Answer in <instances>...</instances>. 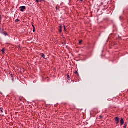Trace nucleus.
Wrapping results in <instances>:
<instances>
[{
    "label": "nucleus",
    "mask_w": 128,
    "mask_h": 128,
    "mask_svg": "<svg viewBox=\"0 0 128 128\" xmlns=\"http://www.w3.org/2000/svg\"><path fill=\"white\" fill-rule=\"evenodd\" d=\"M41 2H42V0H40Z\"/></svg>",
    "instance_id": "20"
},
{
    "label": "nucleus",
    "mask_w": 128,
    "mask_h": 128,
    "mask_svg": "<svg viewBox=\"0 0 128 128\" xmlns=\"http://www.w3.org/2000/svg\"><path fill=\"white\" fill-rule=\"evenodd\" d=\"M115 120L116 122V124H120V118H118V117H116Z\"/></svg>",
    "instance_id": "1"
},
{
    "label": "nucleus",
    "mask_w": 128,
    "mask_h": 128,
    "mask_svg": "<svg viewBox=\"0 0 128 128\" xmlns=\"http://www.w3.org/2000/svg\"><path fill=\"white\" fill-rule=\"evenodd\" d=\"M60 29L62 30V26H60Z\"/></svg>",
    "instance_id": "17"
},
{
    "label": "nucleus",
    "mask_w": 128,
    "mask_h": 128,
    "mask_svg": "<svg viewBox=\"0 0 128 128\" xmlns=\"http://www.w3.org/2000/svg\"><path fill=\"white\" fill-rule=\"evenodd\" d=\"M81 2H82V0H80Z\"/></svg>",
    "instance_id": "19"
},
{
    "label": "nucleus",
    "mask_w": 128,
    "mask_h": 128,
    "mask_svg": "<svg viewBox=\"0 0 128 128\" xmlns=\"http://www.w3.org/2000/svg\"><path fill=\"white\" fill-rule=\"evenodd\" d=\"M20 22V20L17 19L16 20V22Z\"/></svg>",
    "instance_id": "6"
},
{
    "label": "nucleus",
    "mask_w": 128,
    "mask_h": 128,
    "mask_svg": "<svg viewBox=\"0 0 128 128\" xmlns=\"http://www.w3.org/2000/svg\"><path fill=\"white\" fill-rule=\"evenodd\" d=\"M64 30L66 31V26L64 25Z\"/></svg>",
    "instance_id": "14"
},
{
    "label": "nucleus",
    "mask_w": 128,
    "mask_h": 128,
    "mask_svg": "<svg viewBox=\"0 0 128 128\" xmlns=\"http://www.w3.org/2000/svg\"><path fill=\"white\" fill-rule=\"evenodd\" d=\"M75 74H77V76H78V71L75 72Z\"/></svg>",
    "instance_id": "7"
},
{
    "label": "nucleus",
    "mask_w": 128,
    "mask_h": 128,
    "mask_svg": "<svg viewBox=\"0 0 128 128\" xmlns=\"http://www.w3.org/2000/svg\"><path fill=\"white\" fill-rule=\"evenodd\" d=\"M2 52L3 54H4V48L2 50Z\"/></svg>",
    "instance_id": "8"
},
{
    "label": "nucleus",
    "mask_w": 128,
    "mask_h": 128,
    "mask_svg": "<svg viewBox=\"0 0 128 128\" xmlns=\"http://www.w3.org/2000/svg\"><path fill=\"white\" fill-rule=\"evenodd\" d=\"M68 78H70V75H68Z\"/></svg>",
    "instance_id": "15"
},
{
    "label": "nucleus",
    "mask_w": 128,
    "mask_h": 128,
    "mask_svg": "<svg viewBox=\"0 0 128 128\" xmlns=\"http://www.w3.org/2000/svg\"><path fill=\"white\" fill-rule=\"evenodd\" d=\"M32 28H34V26L32 25Z\"/></svg>",
    "instance_id": "16"
},
{
    "label": "nucleus",
    "mask_w": 128,
    "mask_h": 128,
    "mask_svg": "<svg viewBox=\"0 0 128 128\" xmlns=\"http://www.w3.org/2000/svg\"><path fill=\"white\" fill-rule=\"evenodd\" d=\"M82 40H81L80 41H79V44H82Z\"/></svg>",
    "instance_id": "10"
},
{
    "label": "nucleus",
    "mask_w": 128,
    "mask_h": 128,
    "mask_svg": "<svg viewBox=\"0 0 128 128\" xmlns=\"http://www.w3.org/2000/svg\"><path fill=\"white\" fill-rule=\"evenodd\" d=\"M62 29H60V34H62Z\"/></svg>",
    "instance_id": "12"
},
{
    "label": "nucleus",
    "mask_w": 128,
    "mask_h": 128,
    "mask_svg": "<svg viewBox=\"0 0 128 128\" xmlns=\"http://www.w3.org/2000/svg\"><path fill=\"white\" fill-rule=\"evenodd\" d=\"M126 126H128V125L126 124V123H125L124 128H126Z\"/></svg>",
    "instance_id": "5"
},
{
    "label": "nucleus",
    "mask_w": 128,
    "mask_h": 128,
    "mask_svg": "<svg viewBox=\"0 0 128 128\" xmlns=\"http://www.w3.org/2000/svg\"><path fill=\"white\" fill-rule=\"evenodd\" d=\"M0 110L2 112H4V111H2V108H1Z\"/></svg>",
    "instance_id": "11"
},
{
    "label": "nucleus",
    "mask_w": 128,
    "mask_h": 128,
    "mask_svg": "<svg viewBox=\"0 0 128 128\" xmlns=\"http://www.w3.org/2000/svg\"><path fill=\"white\" fill-rule=\"evenodd\" d=\"M100 118H102V116H100Z\"/></svg>",
    "instance_id": "22"
},
{
    "label": "nucleus",
    "mask_w": 128,
    "mask_h": 128,
    "mask_svg": "<svg viewBox=\"0 0 128 128\" xmlns=\"http://www.w3.org/2000/svg\"><path fill=\"white\" fill-rule=\"evenodd\" d=\"M36 32V28H34L33 30V32Z\"/></svg>",
    "instance_id": "9"
},
{
    "label": "nucleus",
    "mask_w": 128,
    "mask_h": 128,
    "mask_svg": "<svg viewBox=\"0 0 128 128\" xmlns=\"http://www.w3.org/2000/svg\"><path fill=\"white\" fill-rule=\"evenodd\" d=\"M26 10V6H22L20 7V12H23Z\"/></svg>",
    "instance_id": "2"
},
{
    "label": "nucleus",
    "mask_w": 128,
    "mask_h": 128,
    "mask_svg": "<svg viewBox=\"0 0 128 128\" xmlns=\"http://www.w3.org/2000/svg\"><path fill=\"white\" fill-rule=\"evenodd\" d=\"M2 16H0V18H1Z\"/></svg>",
    "instance_id": "18"
},
{
    "label": "nucleus",
    "mask_w": 128,
    "mask_h": 128,
    "mask_svg": "<svg viewBox=\"0 0 128 128\" xmlns=\"http://www.w3.org/2000/svg\"><path fill=\"white\" fill-rule=\"evenodd\" d=\"M12 80H14V78H12Z\"/></svg>",
    "instance_id": "21"
},
{
    "label": "nucleus",
    "mask_w": 128,
    "mask_h": 128,
    "mask_svg": "<svg viewBox=\"0 0 128 128\" xmlns=\"http://www.w3.org/2000/svg\"><path fill=\"white\" fill-rule=\"evenodd\" d=\"M42 58H45L44 54H42Z\"/></svg>",
    "instance_id": "4"
},
{
    "label": "nucleus",
    "mask_w": 128,
    "mask_h": 128,
    "mask_svg": "<svg viewBox=\"0 0 128 128\" xmlns=\"http://www.w3.org/2000/svg\"><path fill=\"white\" fill-rule=\"evenodd\" d=\"M36 2H40V0H36Z\"/></svg>",
    "instance_id": "13"
},
{
    "label": "nucleus",
    "mask_w": 128,
    "mask_h": 128,
    "mask_svg": "<svg viewBox=\"0 0 128 128\" xmlns=\"http://www.w3.org/2000/svg\"><path fill=\"white\" fill-rule=\"evenodd\" d=\"M124 124V118H122L120 120V125L122 126Z\"/></svg>",
    "instance_id": "3"
},
{
    "label": "nucleus",
    "mask_w": 128,
    "mask_h": 128,
    "mask_svg": "<svg viewBox=\"0 0 128 128\" xmlns=\"http://www.w3.org/2000/svg\"><path fill=\"white\" fill-rule=\"evenodd\" d=\"M2 108H0V110Z\"/></svg>",
    "instance_id": "23"
}]
</instances>
